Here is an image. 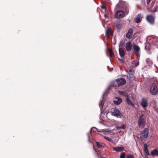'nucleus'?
<instances>
[{
  "mask_svg": "<svg viewBox=\"0 0 158 158\" xmlns=\"http://www.w3.org/2000/svg\"><path fill=\"white\" fill-rule=\"evenodd\" d=\"M121 132V133H122V134H123V132H122H122Z\"/></svg>",
  "mask_w": 158,
  "mask_h": 158,
  "instance_id": "nucleus-36",
  "label": "nucleus"
},
{
  "mask_svg": "<svg viewBox=\"0 0 158 158\" xmlns=\"http://www.w3.org/2000/svg\"><path fill=\"white\" fill-rule=\"evenodd\" d=\"M129 7L128 6H125L123 7V10L125 12V13L128 14L129 13Z\"/></svg>",
  "mask_w": 158,
  "mask_h": 158,
  "instance_id": "nucleus-21",
  "label": "nucleus"
},
{
  "mask_svg": "<svg viewBox=\"0 0 158 158\" xmlns=\"http://www.w3.org/2000/svg\"><path fill=\"white\" fill-rule=\"evenodd\" d=\"M143 18V15L141 14H138L135 19V23H139L140 22Z\"/></svg>",
  "mask_w": 158,
  "mask_h": 158,
  "instance_id": "nucleus-9",
  "label": "nucleus"
},
{
  "mask_svg": "<svg viewBox=\"0 0 158 158\" xmlns=\"http://www.w3.org/2000/svg\"><path fill=\"white\" fill-rule=\"evenodd\" d=\"M113 150L118 152H120L123 151L124 149L123 147H117L113 148Z\"/></svg>",
  "mask_w": 158,
  "mask_h": 158,
  "instance_id": "nucleus-17",
  "label": "nucleus"
},
{
  "mask_svg": "<svg viewBox=\"0 0 158 158\" xmlns=\"http://www.w3.org/2000/svg\"><path fill=\"white\" fill-rule=\"evenodd\" d=\"M134 71L133 69H130L127 75V78L129 80H133L134 78Z\"/></svg>",
  "mask_w": 158,
  "mask_h": 158,
  "instance_id": "nucleus-5",
  "label": "nucleus"
},
{
  "mask_svg": "<svg viewBox=\"0 0 158 158\" xmlns=\"http://www.w3.org/2000/svg\"><path fill=\"white\" fill-rule=\"evenodd\" d=\"M115 99L117 100H114V103L115 105H119L122 102V99L121 98L116 97Z\"/></svg>",
  "mask_w": 158,
  "mask_h": 158,
  "instance_id": "nucleus-15",
  "label": "nucleus"
},
{
  "mask_svg": "<svg viewBox=\"0 0 158 158\" xmlns=\"http://www.w3.org/2000/svg\"><path fill=\"white\" fill-rule=\"evenodd\" d=\"M133 48L134 50V53L137 56H139V52L140 51V48L137 45L134 44L133 45Z\"/></svg>",
  "mask_w": 158,
  "mask_h": 158,
  "instance_id": "nucleus-8",
  "label": "nucleus"
},
{
  "mask_svg": "<svg viewBox=\"0 0 158 158\" xmlns=\"http://www.w3.org/2000/svg\"><path fill=\"white\" fill-rule=\"evenodd\" d=\"M125 43L123 41L121 40L120 41L119 45V47L121 48L124 45Z\"/></svg>",
  "mask_w": 158,
  "mask_h": 158,
  "instance_id": "nucleus-27",
  "label": "nucleus"
},
{
  "mask_svg": "<svg viewBox=\"0 0 158 158\" xmlns=\"http://www.w3.org/2000/svg\"><path fill=\"white\" fill-rule=\"evenodd\" d=\"M116 81L118 84V86H120L124 85L126 83V80L123 78L117 79Z\"/></svg>",
  "mask_w": 158,
  "mask_h": 158,
  "instance_id": "nucleus-4",
  "label": "nucleus"
},
{
  "mask_svg": "<svg viewBox=\"0 0 158 158\" xmlns=\"http://www.w3.org/2000/svg\"><path fill=\"white\" fill-rule=\"evenodd\" d=\"M126 128L125 125L123 124L121 126H117L116 128L117 130H120L121 129H125Z\"/></svg>",
  "mask_w": 158,
  "mask_h": 158,
  "instance_id": "nucleus-24",
  "label": "nucleus"
},
{
  "mask_svg": "<svg viewBox=\"0 0 158 158\" xmlns=\"http://www.w3.org/2000/svg\"><path fill=\"white\" fill-rule=\"evenodd\" d=\"M155 17L152 15H148L146 16V19L150 24L153 25L154 24Z\"/></svg>",
  "mask_w": 158,
  "mask_h": 158,
  "instance_id": "nucleus-2",
  "label": "nucleus"
},
{
  "mask_svg": "<svg viewBox=\"0 0 158 158\" xmlns=\"http://www.w3.org/2000/svg\"><path fill=\"white\" fill-rule=\"evenodd\" d=\"M97 130V128L95 127H92L91 130H90V133H91V134H92V132H95Z\"/></svg>",
  "mask_w": 158,
  "mask_h": 158,
  "instance_id": "nucleus-30",
  "label": "nucleus"
},
{
  "mask_svg": "<svg viewBox=\"0 0 158 158\" xmlns=\"http://www.w3.org/2000/svg\"><path fill=\"white\" fill-rule=\"evenodd\" d=\"M146 119L143 114H141L139 119L138 125L139 127L141 128H143L145 123Z\"/></svg>",
  "mask_w": 158,
  "mask_h": 158,
  "instance_id": "nucleus-1",
  "label": "nucleus"
},
{
  "mask_svg": "<svg viewBox=\"0 0 158 158\" xmlns=\"http://www.w3.org/2000/svg\"><path fill=\"white\" fill-rule=\"evenodd\" d=\"M144 151L147 155H149V153L146 144H144Z\"/></svg>",
  "mask_w": 158,
  "mask_h": 158,
  "instance_id": "nucleus-22",
  "label": "nucleus"
},
{
  "mask_svg": "<svg viewBox=\"0 0 158 158\" xmlns=\"http://www.w3.org/2000/svg\"><path fill=\"white\" fill-rule=\"evenodd\" d=\"M111 30L110 28H108L106 31V35L108 38H109L110 35L111 34Z\"/></svg>",
  "mask_w": 158,
  "mask_h": 158,
  "instance_id": "nucleus-19",
  "label": "nucleus"
},
{
  "mask_svg": "<svg viewBox=\"0 0 158 158\" xmlns=\"http://www.w3.org/2000/svg\"><path fill=\"white\" fill-rule=\"evenodd\" d=\"M96 152H97V154L98 155V158H102L103 157V156H102L101 155H99L98 154V152L100 153H101V151L99 150H96L95 149Z\"/></svg>",
  "mask_w": 158,
  "mask_h": 158,
  "instance_id": "nucleus-26",
  "label": "nucleus"
},
{
  "mask_svg": "<svg viewBox=\"0 0 158 158\" xmlns=\"http://www.w3.org/2000/svg\"><path fill=\"white\" fill-rule=\"evenodd\" d=\"M126 101L127 104L129 105H131L132 106H134V105L132 102V101L130 100L129 98V96L127 97L126 98Z\"/></svg>",
  "mask_w": 158,
  "mask_h": 158,
  "instance_id": "nucleus-18",
  "label": "nucleus"
},
{
  "mask_svg": "<svg viewBox=\"0 0 158 158\" xmlns=\"http://www.w3.org/2000/svg\"><path fill=\"white\" fill-rule=\"evenodd\" d=\"M151 0H147V3L148 4L151 2Z\"/></svg>",
  "mask_w": 158,
  "mask_h": 158,
  "instance_id": "nucleus-35",
  "label": "nucleus"
},
{
  "mask_svg": "<svg viewBox=\"0 0 158 158\" xmlns=\"http://www.w3.org/2000/svg\"><path fill=\"white\" fill-rule=\"evenodd\" d=\"M119 94L121 95H123L126 98L129 96L127 93L125 91H120Z\"/></svg>",
  "mask_w": 158,
  "mask_h": 158,
  "instance_id": "nucleus-25",
  "label": "nucleus"
},
{
  "mask_svg": "<svg viewBox=\"0 0 158 158\" xmlns=\"http://www.w3.org/2000/svg\"><path fill=\"white\" fill-rule=\"evenodd\" d=\"M158 7L157 6L155 7L153 10V12H155L157 11Z\"/></svg>",
  "mask_w": 158,
  "mask_h": 158,
  "instance_id": "nucleus-34",
  "label": "nucleus"
},
{
  "mask_svg": "<svg viewBox=\"0 0 158 158\" xmlns=\"http://www.w3.org/2000/svg\"><path fill=\"white\" fill-rule=\"evenodd\" d=\"M148 129L145 128L142 132L141 135L145 139H146L148 137Z\"/></svg>",
  "mask_w": 158,
  "mask_h": 158,
  "instance_id": "nucleus-12",
  "label": "nucleus"
},
{
  "mask_svg": "<svg viewBox=\"0 0 158 158\" xmlns=\"http://www.w3.org/2000/svg\"><path fill=\"white\" fill-rule=\"evenodd\" d=\"M150 91L151 94L153 95H156L158 92V89L156 85L154 83L152 84L150 88Z\"/></svg>",
  "mask_w": 158,
  "mask_h": 158,
  "instance_id": "nucleus-3",
  "label": "nucleus"
},
{
  "mask_svg": "<svg viewBox=\"0 0 158 158\" xmlns=\"http://www.w3.org/2000/svg\"><path fill=\"white\" fill-rule=\"evenodd\" d=\"M109 53L110 56L111 57H112L114 55V53L112 51L111 49H110L109 50Z\"/></svg>",
  "mask_w": 158,
  "mask_h": 158,
  "instance_id": "nucleus-28",
  "label": "nucleus"
},
{
  "mask_svg": "<svg viewBox=\"0 0 158 158\" xmlns=\"http://www.w3.org/2000/svg\"><path fill=\"white\" fill-rule=\"evenodd\" d=\"M123 27V23L121 21H118L116 24V27L118 31H119Z\"/></svg>",
  "mask_w": 158,
  "mask_h": 158,
  "instance_id": "nucleus-11",
  "label": "nucleus"
},
{
  "mask_svg": "<svg viewBox=\"0 0 158 158\" xmlns=\"http://www.w3.org/2000/svg\"><path fill=\"white\" fill-rule=\"evenodd\" d=\"M112 114L113 116L118 117L120 115L121 113L119 110L115 109L113 111Z\"/></svg>",
  "mask_w": 158,
  "mask_h": 158,
  "instance_id": "nucleus-14",
  "label": "nucleus"
},
{
  "mask_svg": "<svg viewBox=\"0 0 158 158\" xmlns=\"http://www.w3.org/2000/svg\"><path fill=\"white\" fill-rule=\"evenodd\" d=\"M126 158H134V156L131 154H129L127 155Z\"/></svg>",
  "mask_w": 158,
  "mask_h": 158,
  "instance_id": "nucleus-32",
  "label": "nucleus"
},
{
  "mask_svg": "<svg viewBox=\"0 0 158 158\" xmlns=\"http://www.w3.org/2000/svg\"><path fill=\"white\" fill-rule=\"evenodd\" d=\"M125 48L127 51L129 52L131 50L132 48V44L129 41L126 43Z\"/></svg>",
  "mask_w": 158,
  "mask_h": 158,
  "instance_id": "nucleus-13",
  "label": "nucleus"
},
{
  "mask_svg": "<svg viewBox=\"0 0 158 158\" xmlns=\"http://www.w3.org/2000/svg\"><path fill=\"white\" fill-rule=\"evenodd\" d=\"M97 145L98 148H104V147L102 143L97 142Z\"/></svg>",
  "mask_w": 158,
  "mask_h": 158,
  "instance_id": "nucleus-23",
  "label": "nucleus"
},
{
  "mask_svg": "<svg viewBox=\"0 0 158 158\" xmlns=\"http://www.w3.org/2000/svg\"><path fill=\"white\" fill-rule=\"evenodd\" d=\"M141 105L144 108L147 107L148 105V100L147 98H143L142 99Z\"/></svg>",
  "mask_w": 158,
  "mask_h": 158,
  "instance_id": "nucleus-6",
  "label": "nucleus"
},
{
  "mask_svg": "<svg viewBox=\"0 0 158 158\" xmlns=\"http://www.w3.org/2000/svg\"><path fill=\"white\" fill-rule=\"evenodd\" d=\"M124 16V13L122 11L118 10L115 14V16L116 18L120 19L123 18Z\"/></svg>",
  "mask_w": 158,
  "mask_h": 158,
  "instance_id": "nucleus-7",
  "label": "nucleus"
},
{
  "mask_svg": "<svg viewBox=\"0 0 158 158\" xmlns=\"http://www.w3.org/2000/svg\"><path fill=\"white\" fill-rule=\"evenodd\" d=\"M126 155L124 152H122L120 156V158H125Z\"/></svg>",
  "mask_w": 158,
  "mask_h": 158,
  "instance_id": "nucleus-31",
  "label": "nucleus"
},
{
  "mask_svg": "<svg viewBox=\"0 0 158 158\" xmlns=\"http://www.w3.org/2000/svg\"><path fill=\"white\" fill-rule=\"evenodd\" d=\"M151 154L152 156H158V150L156 149L153 150L151 151Z\"/></svg>",
  "mask_w": 158,
  "mask_h": 158,
  "instance_id": "nucleus-20",
  "label": "nucleus"
},
{
  "mask_svg": "<svg viewBox=\"0 0 158 158\" xmlns=\"http://www.w3.org/2000/svg\"><path fill=\"white\" fill-rule=\"evenodd\" d=\"M133 32V30L132 28L130 29L126 35V36L127 39L131 38Z\"/></svg>",
  "mask_w": 158,
  "mask_h": 158,
  "instance_id": "nucleus-10",
  "label": "nucleus"
},
{
  "mask_svg": "<svg viewBox=\"0 0 158 158\" xmlns=\"http://www.w3.org/2000/svg\"><path fill=\"white\" fill-rule=\"evenodd\" d=\"M101 7L102 9H105V10H106L107 8L106 6H104V5H102L101 6Z\"/></svg>",
  "mask_w": 158,
  "mask_h": 158,
  "instance_id": "nucleus-33",
  "label": "nucleus"
},
{
  "mask_svg": "<svg viewBox=\"0 0 158 158\" xmlns=\"http://www.w3.org/2000/svg\"><path fill=\"white\" fill-rule=\"evenodd\" d=\"M104 138L105 139H106L109 141L112 142V143H113V140H112L111 138H109V137H107V136H105L104 137Z\"/></svg>",
  "mask_w": 158,
  "mask_h": 158,
  "instance_id": "nucleus-29",
  "label": "nucleus"
},
{
  "mask_svg": "<svg viewBox=\"0 0 158 158\" xmlns=\"http://www.w3.org/2000/svg\"><path fill=\"white\" fill-rule=\"evenodd\" d=\"M119 52L120 56L121 58H123L125 55V52L123 49L122 48H119Z\"/></svg>",
  "mask_w": 158,
  "mask_h": 158,
  "instance_id": "nucleus-16",
  "label": "nucleus"
}]
</instances>
